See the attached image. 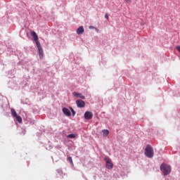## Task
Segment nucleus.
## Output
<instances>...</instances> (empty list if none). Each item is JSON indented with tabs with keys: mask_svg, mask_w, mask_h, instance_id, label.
Returning a JSON list of instances; mask_svg holds the SVG:
<instances>
[{
	"mask_svg": "<svg viewBox=\"0 0 180 180\" xmlns=\"http://www.w3.org/2000/svg\"><path fill=\"white\" fill-rule=\"evenodd\" d=\"M31 36L33 37L36 43L39 51V58H43V49L41 48V45H40V42L39 41V36H37V34L34 31L31 32Z\"/></svg>",
	"mask_w": 180,
	"mask_h": 180,
	"instance_id": "nucleus-1",
	"label": "nucleus"
},
{
	"mask_svg": "<svg viewBox=\"0 0 180 180\" xmlns=\"http://www.w3.org/2000/svg\"><path fill=\"white\" fill-rule=\"evenodd\" d=\"M160 170L163 175H169V174H171V166L163 163L160 165Z\"/></svg>",
	"mask_w": 180,
	"mask_h": 180,
	"instance_id": "nucleus-2",
	"label": "nucleus"
},
{
	"mask_svg": "<svg viewBox=\"0 0 180 180\" xmlns=\"http://www.w3.org/2000/svg\"><path fill=\"white\" fill-rule=\"evenodd\" d=\"M145 155L148 158H153L154 157V149H153V147L151 146L148 145L145 148Z\"/></svg>",
	"mask_w": 180,
	"mask_h": 180,
	"instance_id": "nucleus-3",
	"label": "nucleus"
},
{
	"mask_svg": "<svg viewBox=\"0 0 180 180\" xmlns=\"http://www.w3.org/2000/svg\"><path fill=\"white\" fill-rule=\"evenodd\" d=\"M105 161L106 162V168L108 169H112V168H113V163L112 162V160H110V158L105 157Z\"/></svg>",
	"mask_w": 180,
	"mask_h": 180,
	"instance_id": "nucleus-4",
	"label": "nucleus"
},
{
	"mask_svg": "<svg viewBox=\"0 0 180 180\" xmlns=\"http://www.w3.org/2000/svg\"><path fill=\"white\" fill-rule=\"evenodd\" d=\"M93 117H94V114H92L91 111H86L84 113V119H86V120H91V119H92Z\"/></svg>",
	"mask_w": 180,
	"mask_h": 180,
	"instance_id": "nucleus-5",
	"label": "nucleus"
},
{
	"mask_svg": "<svg viewBox=\"0 0 180 180\" xmlns=\"http://www.w3.org/2000/svg\"><path fill=\"white\" fill-rule=\"evenodd\" d=\"M76 103L77 105V108H85V101L82 100H77Z\"/></svg>",
	"mask_w": 180,
	"mask_h": 180,
	"instance_id": "nucleus-6",
	"label": "nucleus"
},
{
	"mask_svg": "<svg viewBox=\"0 0 180 180\" xmlns=\"http://www.w3.org/2000/svg\"><path fill=\"white\" fill-rule=\"evenodd\" d=\"M63 112L64 115H65V116H68V117L71 116V112H70V110H68V108H63Z\"/></svg>",
	"mask_w": 180,
	"mask_h": 180,
	"instance_id": "nucleus-7",
	"label": "nucleus"
},
{
	"mask_svg": "<svg viewBox=\"0 0 180 180\" xmlns=\"http://www.w3.org/2000/svg\"><path fill=\"white\" fill-rule=\"evenodd\" d=\"M74 96H76V98H80L81 99H85V96L82 95L81 93H73Z\"/></svg>",
	"mask_w": 180,
	"mask_h": 180,
	"instance_id": "nucleus-8",
	"label": "nucleus"
},
{
	"mask_svg": "<svg viewBox=\"0 0 180 180\" xmlns=\"http://www.w3.org/2000/svg\"><path fill=\"white\" fill-rule=\"evenodd\" d=\"M84 30L83 26H80L77 30V34H82L84 33Z\"/></svg>",
	"mask_w": 180,
	"mask_h": 180,
	"instance_id": "nucleus-9",
	"label": "nucleus"
},
{
	"mask_svg": "<svg viewBox=\"0 0 180 180\" xmlns=\"http://www.w3.org/2000/svg\"><path fill=\"white\" fill-rule=\"evenodd\" d=\"M11 115L12 116H13V117H16L18 116V113H16V111L15 110V109L11 108Z\"/></svg>",
	"mask_w": 180,
	"mask_h": 180,
	"instance_id": "nucleus-10",
	"label": "nucleus"
},
{
	"mask_svg": "<svg viewBox=\"0 0 180 180\" xmlns=\"http://www.w3.org/2000/svg\"><path fill=\"white\" fill-rule=\"evenodd\" d=\"M102 133H103V136L104 137H106V136H108V135L109 134V130H108V129H103V130L102 131Z\"/></svg>",
	"mask_w": 180,
	"mask_h": 180,
	"instance_id": "nucleus-11",
	"label": "nucleus"
},
{
	"mask_svg": "<svg viewBox=\"0 0 180 180\" xmlns=\"http://www.w3.org/2000/svg\"><path fill=\"white\" fill-rule=\"evenodd\" d=\"M15 118H16L17 122H18V123H22V117L20 116L17 115L15 117Z\"/></svg>",
	"mask_w": 180,
	"mask_h": 180,
	"instance_id": "nucleus-12",
	"label": "nucleus"
},
{
	"mask_svg": "<svg viewBox=\"0 0 180 180\" xmlns=\"http://www.w3.org/2000/svg\"><path fill=\"white\" fill-rule=\"evenodd\" d=\"M68 139H75V134H70L67 136Z\"/></svg>",
	"mask_w": 180,
	"mask_h": 180,
	"instance_id": "nucleus-13",
	"label": "nucleus"
},
{
	"mask_svg": "<svg viewBox=\"0 0 180 180\" xmlns=\"http://www.w3.org/2000/svg\"><path fill=\"white\" fill-rule=\"evenodd\" d=\"M68 161L72 164V165H74V163L72 162V157L68 158Z\"/></svg>",
	"mask_w": 180,
	"mask_h": 180,
	"instance_id": "nucleus-14",
	"label": "nucleus"
},
{
	"mask_svg": "<svg viewBox=\"0 0 180 180\" xmlns=\"http://www.w3.org/2000/svg\"><path fill=\"white\" fill-rule=\"evenodd\" d=\"M70 110L72 113V116H75V111L74 110V109H72V108H70Z\"/></svg>",
	"mask_w": 180,
	"mask_h": 180,
	"instance_id": "nucleus-15",
	"label": "nucleus"
},
{
	"mask_svg": "<svg viewBox=\"0 0 180 180\" xmlns=\"http://www.w3.org/2000/svg\"><path fill=\"white\" fill-rule=\"evenodd\" d=\"M125 2H127V4H131V0H125Z\"/></svg>",
	"mask_w": 180,
	"mask_h": 180,
	"instance_id": "nucleus-16",
	"label": "nucleus"
},
{
	"mask_svg": "<svg viewBox=\"0 0 180 180\" xmlns=\"http://www.w3.org/2000/svg\"><path fill=\"white\" fill-rule=\"evenodd\" d=\"M105 19H109V15H108V13H106L105 15Z\"/></svg>",
	"mask_w": 180,
	"mask_h": 180,
	"instance_id": "nucleus-17",
	"label": "nucleus"
},
{
	"mask_svg": "<svg viewBox=\"0 0 180 180\" xmlns=\"http://www.w3.org/2000/svg\"><path fill=\"white\" fill-rule=\"evenodd\" d=\"M89 29H94V27H89Z\"/></svg>",
	"mask_w": 180,
	"mask_h": 180,
	"instance_id": "nucleus-18",
	"label": "nucleus"
}]
</instances>
